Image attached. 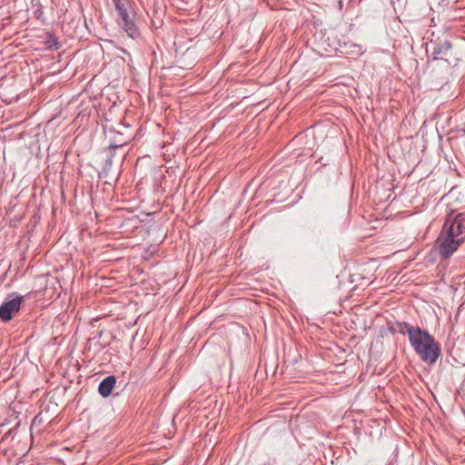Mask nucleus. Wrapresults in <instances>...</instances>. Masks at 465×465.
I'll return each mask as SVG.
<instances>
[{
  "label": "nucleus",
  "instance_id": "1",
  "mask_svg": "<svg viewBox=\"0 0 465 465\" xmlns=\"http://www.w3.org/2000/svg\"><path fill=\"white\" fill-rule=\"evenodd\" d=\"M409 341L420 359L428 363L436 362L440 354V346L428 331L420 327L404 324Z\"/></svg>",
  "mask_w": 465,
  "mask_h": 465
},
{
  "label": "nucleus",
  "instance_id": "2",
  "mask_svg": "<svg viewBox=\"0 0 465 465\" xmlns=\"http://www.w3.org/2000/svg\"><path fill=\"white\" fill-rule=\"evenodd\" d=\"M463 238H456L448 234L444 230L440 232L438 242L440 243V252L444 258H449L457 250Z\"/></svg>",
  "mask_w": 465,
  "mask_h": 465
},
{
  "label": "nucleus",
  "instance_id": "3",
  "mask_svg": "<svg viewBox=\"0 0 465 465\" xmlns=\"http://www.w3.org/2000/svg\"><path fill=\"white\" fill-rule=\"evenodd\" d=\"M23 301V296H15L14 299L5 302L0 306V319L3 322H9L13 313L19 312Z\"/></svg>",
  "mask_w": 465,
  "mask_h": 465
},
{
  "label": "nucleus",
  "instance_id": "4",
  "mask_svg": "<svg viewBox=\"0 0 465 465\" xmlns=\"http://www.w3.org/2000/svg\"><path fill=\"white\" fill-rule=\"evenodd\" d=\"M444 231L456 238L465 232V214L459 213L451 221L449 217L444 224Z\"/></svg>",
  "mask_w": 465,
  "mask_h": 465
},
{
  "label": "nucleus",
  "instance_id": "5",
  "mask_svg": "<svg viewBox=\"0 0 465 465\" xmlns=\"http://www.w3.org/2000/svg\"><path fill=\"white\" fill-rule=\"evenodd\" d=\"M451 44L444 37L443 39L430 40L427 47V52H431L434 59H439L440 55H447L450 51Z\"/></svg>",
  "mask_w": 465,
  "mask_h": 465
},
{
  "label": "nucleus",
  "instance_id": "6",
  "mask_svg": "<svg viewBox=\"0 0 465 465\" xmlns=\"http://www.w3.org/2000/svg\"><path fill=\"white\" fill-rule=\"evenodd\" d=\"M116 382V379L114 376H107L105 379H104L98 387L99 393L103 397H108Z\"/></svg>",
  "mask_w": 465,
  "mask_h": 465
},
{
  "label": "nucleus",
  "instance_id": "7",
  "mask_svg": "<svg viewBox=\"0 0 465 465\" xmlns=\"http://www.w3.org/2000/svg\"><path fill=\"white\" fill-rule=\"evenodd\" d=\"M115 3V8L118 12L119 15V24L121 26L123 24L127 23L128 21L133 19V16L128 13L126 7L123 3H121V0H114Z\"/></svg>",
  "mask_w": 465,
  "mask_h": 465
},
{
  "label": "nucleus",
  "instance_id": "8",
  "mask_svg": "<svg viewBox=\"0 0 465 465\" xmlns=\"http://www.w3.org/2000/svg\"><path fill=\"white\" fill-rule=\"evenodd\" d=\"M122 27L126 32V34L133 39H134L138 35V29L134 22V19L128 21L125 24H123Z\"/></svg>",
  "mask_w": 465,
  "mask_h": 465
},
{
  "label": "nucleus",
  "instance_id": "9",
  "mask_svg": "<svg viewBox=\"0 0 465 465\" xmlns=\"http://www.w3.org/2000/svg\"><path fill=\"white\" fill-rule=\"evenodd\" d=\"M404 324H408V323H407V322H403V323H401V324H400V330H399V331H400L401 333H402V334L407 333V330H406V328L404 327Z\"/></svg>",
  "mask_w": 465,
  "mask_h": 465
}]
</instances>
